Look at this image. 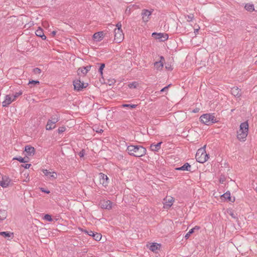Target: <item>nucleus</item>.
Returning a JSON list of instances; mask_svg holds the SVG:
<instances>
[{"instance_id":"obj_31","label":"nucleus","mask_w":257,"mask_h":257,"mask_svg":"<svg viewBox=\"0 0 257 257\" xmlns=\"http://www.w3.org/2000/svg\"><path fill=\"white\" fill-rule=\"evenodd\" d=\"M159 244L157 243H153L149 247V249L153 251H155L159 249Z\"/></svg>"},{"instance_id":"obj_27","label":"nucleus","mask_w":257,"mask_h":257,"mask_svg":"<svg viewBox=\"0 0 257 257\" xmlns=\"http://www.w3.org/2000/svg\"><path fill=\"white\" fill-rule=\"evenodd\" d=\"M245 9L249 12H252L254 11V5L253 4H247L244 7Z\"/></svg>"},{"instance_id":"obj_48","label":"nucleus","mask_w":257,"mask_h":257,"mask_svg":"<svg viewBox=\"0 0 257 257\" xmlns=\"http://www.w3.org/2000/svg\"><path fill=\"white\" fill-rule=\"evenodd\" d=\"M31 164H26L25 165H22V166L24 167L25 169H29L30 167L31 166Z\"/></svg>"},{"instance_id":"obj_30","label":"nucleus","mask_w":257,"mask_h":257,"mask_svg":"<svg viewBox=\"0 0 257 257\" xmlns=\"http://www.w3.org/2000/svg\"><path fill=\"white\" fill-rule=\"evenodd\" d=\"M54 124L55 123H52V121H48L47 124L46 126V129L47 130H52L55 127V125Z\"/></svg>"},{"instance_id":"obj_54","label":"nucleus","mask_w":257,"mask_h":257,"mask_svg":"<svg viewBox=\"0 0 257 257\" xmlns=\"http://www.w3.org/2000/svg\"><path fill=\"white\" fill-rule=\"evenodd\" d=\"M230 215L234 218H235V216H234L233 213H231Z\"/></svg>"},{"instance_id":"obj_36","label":"nucleus","mask_w":257,"mask_h":257,"mask_svg":"<svg viewBox=\"0 0 257 257\" xmlns=\"http://www.w3.org/2000/svg\"><path fill=\"white\" fill-rule=\"evenodd\" d=\"M22 94V91H19V92H16L14 95H13L12 98L14 100V101H15L17 98H18L19 96H20Z\"/></svg>"},{"instance_id":"obj_40","label":"nucleus","mask_w":257,"mask_h":257,"mask_svg":"<svg viewBox=\"0 0 257 257\" xmlns=\"http://www.w3.org/2000/svg\"><path fill=\"white\" fill-rule=\"evenodd\" d=\"M33 72L35 74H40L41 73V70L40 69H39V68H35L33 69Z\"/></svg>"},{"instance_id":"obj_1","label":"nucleus","mask_w":257,"mask_h":257,"mask_svg":"<svg viewBox=\"0 0 257 257\" xmlns=\"http://www.w3.org/2000/svg\"><path fill=\"white\" fill-rule=\"evenodd\" d=\"M126 151L131 156L141 157L146 154L147 150L142 146L130 145L127 147Z\"/></svg>"},{"instance_id":"obj_19","label":"nucleus","mask_w":257,"mask_h":257,"mask_svg":"<svg viewBox=\"0 0 257 257\" xmlns=\"http://www.w3.org/2000/svg\"><path fill=\"white\" fill-rule=\"evenodd\" d=\"M91 67V65H88L86 67L79 68L77 70L78 74L79 75L81 72L83 74V76H84L90 70Z\"/></svg>"},{"instance_id":"obj_56","label":"nucleus","mask_w":257,"mask_h":257,"mask_svg":"<svg viewBox=\"0 0 257 257\" xmlns=\"http://www.w3.org/2000/svg\"><path fill=\"white\" fill-rule=\"evenodd\" d=\"M130 10H128V11H127V9H126V11H125V13H126L127 12H129L130 13Z\"/></svg>"},{"instance_id":"obj_14","label":"nucleus","mask_w":257,"mask_h":257,"mask_svg":"<svg viewBox=\"0 0 257 257\" xmlns=\"http://www.w3.org/2000/svg\"><path fill=\"white\" fill-rule=\"evenodd\" d=\"M165 61V59L163 56L160 57V60L154 63V67L158 70H161L163 67V62Z\"/></svg>"},{"instance_id":"obj_45","label":"nucleus","mask_w":257,"mask_h":257,"mask_svg":"<svg viewBox=\"0 0 257 257\" xmlns=\"http://www.w3.org/2000/svg\"><path fill=\"white\" fill-rule=\"evenodd\" d=\"M85 155V150H82L79 153V156L80 158L83 157Z\"/></svg>"},{"instance_id":"obj_55","label":"nucleus","mask_w":257,"mask_h":257,"mask_svg":"<svg viewBox=\"0 0 257 257\" xmlns=\"http://www.w3.org/2000/svg\"><path fill=\"white\" fill-rule=\"evenodd\" d=\"M130 10H128V11H127V9H126V11H125V13H126L127 12H129L130 13Z\"/></svg>"},{"instance_id":"obj_6","label":"nucleus","mask_w":257,"mask_h":257,"mask_svg":"<svg viewBox=\"0 0 257 257\" xmlns=\"http://www.w3.org/2000/svg\"><path fill=\"white\" fill-rule=\"evenodd\" d=\"M152 36L161 42H165L168 40L169 37L167 34L161 33H157L156 32L153 33Z\"/></svg>"},{"instance_id":"obj_53","label":"nucleus","mask_w":257,"mask_h":257,"mask_svg":"<svg viewBox=\"0 0 257 257\" xmlns=\"http://www.w3.org/2000/svg\"><path fill=\"white\" fill-rule=\"evenodd\" d=\"M209 155L207 154H206V156H205V158L206 159V161L208 160V158H209Z\"/></svg>"},{"instance_id":"obj_25","label":"nucleus","mask_w":257,"mask_h":257,"mask_svg":"<svg viewBox=\"0 0 257 257\" xmlns=\"http://www.w3.org/2000/svg\"><path fill=\"white\" fill-rule=\"evenodd\" d=\"M0 235H2L5 238L14 237V233L9 231L0 232Z\"/></svg>"},{"instance_id":"obj_39","label":"nucleus","mask_w":257,"mask_h":257,"mask_svg":"<svg viewBox=\"0 0 257 257\" xmlns=\"http://www.w3.org/2000/svg\"><path fill=\"white\" fill-rule=\"evenodd\" d=\"M66 131V127L65 126H61L59 127L58 130V132L59 134H62Z\"/></svg>"},{"instance_id":"obj_32","label":"nucleus","mask_w":257,"mask_h":257,"mask_svg":"<svg viewBox=\"0 0 257 257\" xmlns=\"http://www.w3.org/2000/svg\"><path fill=\"white\" fill-rule=\"evenodd\" d=\"M139 85V84L137 82H133L132 83H129L128 86L130 88H136Z\"/></svg>"},{"instance_id":"obj_20","label":"nucleus","mask_w":257,"mask_h":257,"mask_svg":"<svg viewBox=\"0 0 257 257\" xmlns=\"http://www.w3.org/2000/svg\"><path fill=\"white\" fill-rule=\"evenodd\" d=\"M103 32L102 31L95 33L93 35V39L96 40V41H101L102 39L103 38Z\"/></svg>"},{"instance_id":"obj_15","label":"nucleus","mask_w":257,"mask_h":257,"mask_svg":"<svg viewBox=\"0 0 257 257\" xmlns=\"http://www.w3.org/2000/svg\"><path fill=\"white\" fill-rule=\"evenodd\" d=\"M231 93L235 97L239 98L241 96V89L237 87H233L231 89Z\"/></svg>"},{"instance_id":"obj_33","label":"nucleus","mask_w":257,"mask_h":257,"mask_svg":"<svg viewBox=\"0 0 257 257\" xmlns=\"http://www.w3.org/2000/svg\"><path fill=\"white\" fill-rule=\"evenodd\" d=\"M136 104H123L122 105L123 107H128L131 109L135 108L137 107Z\"/></svg>"},{"instance_id":"obj_18","label":"nucleus","mask_w":257,"mask_h":257,"mask_svg":"<svg viewBox=\"0 0 257 257\" xmlns=\"http://www.w3.org/2000/svg\"><path fill=\"white\" fill-rule=\"evenodd\" d=\"M14 100L12 96L10 95H7L5 96V100L2 102L3 107H7L9 104H10Z\"/></svg>"},{"instance_id":"obj_44","label":"nucleus","mask_w":257,"mask_h":257,"mask_svg":"<svg viewBox=\"0 0 257 257\" xmlns=\"http://www.w3.org/2000/svg\"><path fill=\"white\" fill-rule=\"evenodd\" d=\"M166 69L169 71H172L173 70V68H172V66L169 64H167L166 65Z\"/></svg>"},{"instance_id":"obj_47","label":"nucleus","mask_w":257,"mask_h":257,"mask_svg":"<svg viewBox=\"0 0 257 257\" xmlns=\"http://www.w3.org/2000/svg\"><path fill=\"white\" fill-rule=\"evenodd\" d=\"M117 28H115V29H119V30H121V24L120 23V22H118L116 25Z\"/></svg>"},{"instance_id":"obj_16","label":"nucleus","mask_w":257,"mask_h":257,"mask_svg":"<svg viewBox=\"0 0 257 257\" xmlns=\"http://www.w3.org/2000/svg\"><path fill=\"white\" fill-rule=\"evenodd\" d=\"M164 200L165 201L164 205L166 208H170L172 205L174 201L173 198L172 197H166Z\"/></svg>"},{"instance_id":"obj_49","label":"nucleus","mask_w":257,"mask_h":257,"mask_svg":"<svg viewBox=\"0 0 257 257\" xmlns=\"http://www.w3.org/2000/svg\"><path fill=\"white\" fill-rule=\"evenodd\" d=\"M103 132V130L99 128L98 127H97L96 130V132L98 133H101Z\"/></svg>"},{"instance_id":"obj_11","label":"nucleus","mask_w":257,"mask_h":257,"mask_svg":"<svg viewBox=\"0 0 257 257\" xmlns=\"http://www.w3.org/2000/svg\"><path fill=\"white\" fill-rule=\"evenodd\" d=\"M99 179L100 184H101L104 187H106L108 186L109 179L107 175L100 173L99 174Z\"/></svg>"},{"instance_id":"obj_35","label":"nucleus","mask_w":257,"mask_h":257,"mask_svg":"<svg viewBox=\"0 0 257 257\" xmlns=\"http://www.w3.org/2000/svg\"><path fill=\"white\" fill-rule=\"evenodd\" d=\"M40 84V82L38 80H30L29 82V85H33V86H35L36 85H39Z\"/></svg>"},{"instance_id":"obj_17","label":"nucleus","mask_w":257,"mask_h":257,"mask_svg":"<svg viewBox=\"0 0 257 257\" xmlns=\"http://www.w3.org/2000/svg\"><path fill=\"white\" fill-rule=\"evenodd\" d=\"M25 151L26 153V155L29 156H33L35 153V150L34 148L28 145L25 147Z\"/></svg>"},{"instance_id":"obj_24","label":"nucleus","mask_w":257,"mask_h":257,"mask_svg":"<svg viewBox=\"0 0 257 257\" xmlns=\"http://www.w3.org/2000/svg\"><path fill=\"white\" fill-rule=\"evenodd\" d=\"M162 142H160L158 143L157 144L155 145L154 144H152L151 145L150 148L152 151L157 152L161 148V145L162 144Z\"/></svg>"},{"instance_id":"obj_2","label":"nucleus","mask_w":257,"mask_h":257,"mask_svg":"<svg viewBox=\"0 0 257 257\" xmlns=\"http://www.w3.org/2000/svg\"><path fill=\"white\" fill-rule=\"evenodd\" d=\"M248 124L247 122H244L240 124L239 130L237 132V138L239 141H244L247 136Z\"/></svg>"},{"instance_id":"obj_4","label":"nucleus","mask_w":257,"mask_h":257,"mask_svg":"<svg viewBox=\"0 0 257 257\" xmlns=\"http://www.w3.org/2000/svg\"><path fill=\"white\" fill-rule=\"evenodd\" d=\"M206 156V152L203 149H199L195 156L196 161L200 163H203L206 161L205 156Z\"/></svg>"},{"instance_id":"obj_51","label":"nucleus","mask_w":257,"mask_h":257,"mask_svg":"<svg viewBox=\"0 0 257 257\" xmlns=\"http://www.w3.org/2000/svg\"><path fill=\"white\" fill-rule=\"evenodd\" d=\"M56 34V31H53L51 33L52 36L54 37Z\"/></svg>"},{"instance_id":"obj_26","label":"nucleus","mask_w":257,"mask_h":257,"mask_svg":"<svg viewBox=\"0 0 257 257\" xmlns=\"http://www.w3.org/2000/svg\"><path fill=\"white\" fill-rule=\"evenodd\" d=\"M7 211L6 210H0V220H4L7 218Z\"/></svg>"},{"instance_id":"obj_42","label":"nucleus","mask_w":257,"mask_h":257,"mask_svg":"<svg viewBox=\"0 0 257 257\" xmlns=\"http://www.w3.org/2000/svg\"><path fill=\"white\" fill-rule=\"evenodd\" d=\"M171 85V84H169V85H168L166 86V87H165L163 88L161 90V91H161V92H166V91L168 90V89L169 87L170 86V85Z\"/></svg>"},{"instance_id":"obj_58","label":"nucleus","mask_w":257,"mask_h":257,"mask_svg":"<svg viewBox=\"0 0 257 257\" xmlns=\"http://www.w3.org/2000/svg\"><path fill=\"white\" fill-rule=\"evenodd\" d=\"M255 190L257 191V186H256V187L255 188Z\"/></svg>"},{"instance_id":"obj_10","label":"nucleus","mask_w":257,"mask_h":257,"mask_svg":"<svg viewBox=\"0 0 257 257\" xmlns=\"http://www.w3.org/2000/svg\"><path fill=\"white\" fill-rule=\"evenodd\" d=\"M101 208L109 210L112 208V202L108 200H101L99 204Z\"/></svg>"},{"instance_id":"obj_29","label":"nucleus","mask_w":257,"mask_h":257,"mask_svg":"<svg viewBox=\"0 0 257 257\" xmlns=\"http://www.w3.org/2000/svg\"><path fill=\"white\" fill-rule=\"evenodd\" d=\"M200 229V227L198 226H195L194 227H193V228L191 229L189 232L186 234L185 235V237L186 238H188L189 237V236L191 234H192L195 230H199Z\"/></svg>"},{"instance_id":"obj_28","label":"nucleus","mask_w":257,"mask_h":257,"mask_svg":"<svg viewBox=\"0 0 257 257\" xmlns=\"http://www.w3.org/2000/svg\"><path fill=\"white\" fill-rule=\"evenodd\" d=\"M60 120V117L58 116L57 114H55L52 115L51 117V119H49L48 121H52L53 123H56Z\"/></svg>"},{"instance_id":"obj_3","label":"nucleus","mask_w":257,"mask_h":257,"mask_svg":"<svg viewBox=\"0 0 257 257\" xmlns=\"http://www.w3.org/2000/svg\"><path fill=\"white\" fill-rule=\"evenodd\" d=\"M200 121L206 125H210L217 121L213 114H204L200 117Z\"/></svg>"},{"instance_id":"obj_50","label":"nucleus","mask_w":257,"mask_h":257,"mask_svg":"<svg viewBox=\"0 0 257 257\" xmlns=\"http://www.w3.org/2000/svg\"><path fill=\"white\" fill-rule=\"evenodd\" d=\"M199 110H200V109L199 108H196L194 109L192 111V112L193 113H197V112H199Z\"/></svg>"},{"instance_id":"obj_34","label":"nucleus","mask_w":257,"mask_h":257,"mask_svg":"<svg viewBox=\"0 0 257 257\" xmlns=\"http://www.w3.org/2000/svg\"><path fill=\"white\" fill-rule=\"evenodd\" d=\"M13 160H18L21 163H26L28 162V161L25 160V158H22L21 157L14 158Z\"/></svg>"},{"instance_id":"obj_7","label":"nucleus","mask_w":257,"mask_h":257,"mask_svg":"<svg viewBox=\"0 0 257 257\" xmlns=\"http://www.w3.org/2000/svg\"><path fill=\"white\" fill-rule=\"evenodd\" d=\"M153 12V10L149 11L147 9H143L141 13L143 21L145 23L148 22L150 19V16Z\"/></svg>"},{"instance_id":"obj_9","label":"nucleus","mask_w":257,"mask_h":257,"mask_svg":"<svg viewBox=\"0 0 257 257\" xmlns=\"http://www.w3.org/2000/svg\"><path fill=\"white\" fill-rule=\"evenodd\" d=\"M82 232H84L86 234L93 237V239L96 241H99L101 238V234L99 233L94 232L91 230L87 231V230H83L81 229Z\"/></svg>"},{"instance_id":"obj_22","label":"nucleus","mask_w":257,"mask_h":257,"mask_svg":"<svg viewBox=\"0 0 257 257\" xmlns=\"http://www.w3.org/2000/svg\"><path fill=\"white\" fill-rule=\"evenodd\" d=\"M191 167V166L189 163H186L182 166L179 167V168H176L175 169L176 170H179V171L182 170V171H190Z\"/></svg>"},{"instance_id":"obj_23","label":"nucleus","mask_w":257,"mask_h":257,"mask_svg":"<svg viewBox=\"0 0 257 257\" xmlns=\"http://www.w3.org/2000/svg\"><path fill=\"white\" fill-rule=\"evenodd\" d=\"M222 197L226 199H227L229 201L233 202L235 201V198L233 197L232 198L230 196V193L229 191H227L222 195Z\"/></svg>"},{"instance_id":"obj_38","label":"nucleus","mask_w":257,"mask_h":257,"mask_svg":"<svg viewBox=\"0 0 257 257\" xmlns=\"http://www.w3.org/2000/svg\"><path fill=\"white\" fill-rule=\"evenodd\" d=\"M44 219L50 222L53 220L51 216L49 214H46L44 217Z\"/></svg>"},{"instance_id":"obj_43","label":"nucleus","mask_w":257,"mask_h":257,"mask_svg":"<svg viewBox=\"0 0 257 257\" xmlns=\"http://www.w3.org/2000/svg\"><path fill=\"white\" fill-rule=\"evenodd\" d=\"M225 181V178L224 177V176H221L220 178H219V182L220 183H223Z\"/></svg>"},{"instance_id":"obj_21","label":"nucleus","mask_w":257,"mask_h":257,"mask_svg":"<svg viewBox=\"0 0 257 257\" xmlns=\"http://www.w3.org/2000/svg\"><path fill=\"white\" fill-rule=\"evenodd\" d=\"M35 33L37 36L41 38L42 40L46 39V36L44 35L43 29L40 27L36 31Z\"/></svg>"},{"instance_id":"obj_8","label":"nucleus","mask_w":257,"mask_h":257,"mask_svg":"<svg viewBox=\"0 0 257 257\" xmlns=\"http://www.w3.org/2000/svg\"><path fill=\"white\" fill-rule=\"evenodd\" d=\"M114 41L117 43H119L123 39V34L122 30L119 29H114Z\"/></svg>"},{"instance_id":"obj_57","label":"nucleus","mask_w":257,"mask_h":257,"mask_svg":"<svg viewBox=\"0 0 257 257\" xmlns=\"http://www.w3.org/2000/svg\"><path fill=\"white\" fill-rule=\"evenodd\" d=\"M130 10H128V11H127V9H126V11H125V13H126L127 12H129L130 13Z\"/></svg>"},{"instance_id":"obj_41","label":"nucleus","mask_w":257,"mask_h":257,"mask_svg":"<svg viewBox=\"0 0 257 257\" xmlns=\"http://www.w3.org/2000/svg\"><path fill=\"white\" fill-rule=\"evenodd\" d=\"M187 21L188 22H191L192 21V20L194 18V15L193 14H190L189 15H188L187 16Z\"/></svg>"},{"instance_id":"obj_52","label":"nucleus","mask_w":257,"mask_h":257,"mask_svg":"<svg viewBox=\"0 0 257 257\" xmlns=\"http://www.w3.org/2000/svg\"><path fill=\"white\" fill-rule=\"evenodd\" d=\"M199 30V27L197 29H194V33L195 34H196L198 32Z\"/></svg>"},{"instance_id":"obj_5","label":"nucleus","mask_w":257,"mask_h":257,"mask_svg":"<svg viewBox=\"0 0 257 257\" xmlns=\"http://www.w3.org/2000/svg\"><path fill=\"white\" fill-rule=\"evenodd\" d=\"M73 83L74 90L78 91H82L88 86V83H84L79 79L74 80Z\"/></svg>"},{"instance_id":"obj_12","label":"nucleus","mask_w":257,"mask_h":257,"mask_svg":"<svg viewBox=\"0 0 257 257\" xmlns=\"http://www.w3.org/2000/svg\"><path fill=\"white\" fill-rule=\"evenodd\" d=\"M11 182V179L6 176H3L1 178V183L0 186L4 188L7 187Z\"/></svg>"},{"instance_id":"obj_37","label":"nucleus","mask_w":257,"mask_h":257,"mask_svg":"<svg viewBox=\"0 0 257 257\" xmlns=\"http://www.w3.org/2000/svg\"><path fill=\"white\" fill-rule=\"evenodd\" d=\"M105 67V64L104 63H101L100 66L99 67L98 71L101 75H102L103 72L102 71Z\"/></svg>"},{"instance_id":"obj_13","label":"nucleus","mask_w":257,"mask_h":257,"mask_svg":"<svg viewBox=\"0 0 257 257\" xmlns=\"http://www.w3.org/2000/svg\"><path fill=\"white\" fill-rule=\"evenodd\" d=\"M42 172L45 176L48 177V178L49 179L53 180L56 178L57 174L55 172H50L49 170L47 169H43L42 170Z\"/></svg>"},{"instance_id":"obj_46","label":"nucleus","mask_w":257,"mask_h":257,"mask_svg":"<svg viewBox=\"0 0 257 257\" xmlns=\"http://www.w3.org/2000/svg\"><path fill=\"white\" fill-rule=\"evenodd\" d=\"M40 190L42 192H44V193H46L47 194H49L50 193V191L48 190H46L45 188H40Z\"/></svg>"}]
</instances>
